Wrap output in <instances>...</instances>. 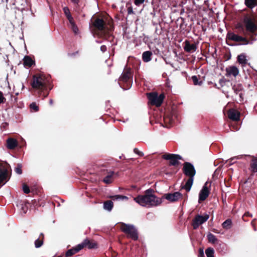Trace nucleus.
Masks as SVG:
<instances>
[{"label":"nucleus","mask_w":257,"mask_h":257,"mask_svg":"<svg viewBox=\"0 0 257 257\" xmlns=\"http://www.w3.org/2000/svg\"><path fill=\"white\" fill-rule=\"evenodd\" d=\"M90 26L99 38L106 40L113 38L110 33L114 29L113 20L111 18L106 22L103 16H93L91 19Z\"/></svg>","instance_id":"f257e3e1"},{"label":"nucleus","mask_w":257,"mask_h":257,"mask_svg":"<svg viewBox=\"0 0 257 257\" xmlns=\"http://www.w3.org/2000/svg\"><path fill=\"white\" fill-rule=\"evenodd\" d=\"M33 92L42 99L47 97L52 88L50 84V76L37 73L33 76L30 82Z\"/></svg>","instance_id":"f03ea898"},{"label":"nucleus","mask_w":257,"mask_h":257,"mask_svg":"<svg viewBox=\"0 0 257 257\" xmlns=\"http://www.w3.org/2000/svg\"><path fill=\"white\" fill-rule=\"evenodd\" d=\"M154 190L150 188L145 191L144 195H139L134 198V200L143 206H156L161 204L162 199L153 194Z\"/></svg>","instance_id":"7ed1b4c3"},{"label":"nucleus","mask_w":257,"mask_h":257,"mask_svg":"<svg viewBox=\"0 0 257 257\" xmlns=\"http://www.w3.org/2000/svg\"><path fill=\"white\" fill-rule=\"evenodd\" d=\"M243 22L245 24V33L244 35L248 37L249 40L255 41L257 34V24L256 18L253 15L244 17Z\"/></svg>","instance_id":"20e7f679"},{"label":"nucleus","mask_w":257,"mask_h":257,"mask_svg":"<svg viewBox=\"0 0 257 257\" xmlns=\"http://www.w3.org/2000/svg\"><path fill=\"white\" fill-rule=\"evenodd\" d=\"M182 171L185 175L188 177L185 185L181 186V188L185 189L186 192H188L190 191L192 186L194 177L196 174V170L194 166L189 162H185L183 164Z\"/></svg>","instance_id":"39448f33"},{"label":"nucleus","mask_w":257,"mask_h":257,"mask_svg":"<svg viewBox=\"0 0 257 257\" xmlns=\"http://www.w3.org/2000/svg\"><path fill=\"white\" fill-rule=\"evenodd\" d=\"M133 72L131 68L125 67L119 77L118 83L124 89H129L133 83Z\"/></svg>","instance_id":"423d86ee"},{"label":"nucleus","mask_w":257,"mask_h":257,"mask_svg":"<svg viewBox=\"0 0 257 257\" xmlns=\"http://www.w3.org/2000/svg\"><path fill=\"white\" fill-rule=\"evenodd\" d=\"M120 229L127 235L128 238H131L134 240L138 239V233L137 229L132 224H126L123 222L120 223Z\"/></svg>","instance_id":"0eeeda50"},{"label":"nucleus","mask_w":257,"mask_h":257,"mask_svg":"<svg viewBox=\"0 0 257 257\" xmlns=\"http://www.w3.org/2000/svg\"><path fill=\"white\" fill-rule=\"evenodd\" d=\"M147 96L151 104L155 105L157 107H159L161 105L165 98L164 93H161L158 95V93L156 92L148 93Z\"/></svg>","instance_id":"6e6552de"},{"label":"nucleus","mask_w":257,"mask_h":257,"mask_svg":"<svg viewBox=\"0 0 257 257\" xmlns=\"http://www.w3.org/2000/svg\"><path fill=\"white\" fill-rule=\"evenodd\" d=\"M163 159L169 160V165L170 166H177L180 164V160H182V157L178 154L166 153L163 155Z\"/></svg>","instance_id":"1a4fd4ad"},{"label":"nucleus","mask_w":257,"mask_h":257,"mask_svg":"<svg viewBox=\"0 0 257 257\" xmlns=\"http://www.w3.org/2000/svg\"><path fill=\"white\" fill-rule=\"evenodd\" d=\"M227 38L229 40L238 42L239 45H247L249 42V40L246 37L239 36L232 32H228L227 33Z\"/></svg>","instance_id":"9d476101"},{"label":"nucleus","mask_w":257,"mask_h":257,"mask_svg":"<svg viewBox=\"0 0 257 257\" xmlns=\"http://www.w3.org/2000/svg\"><path fill=\"white\" fill-rule=\"evenodd\" d=\"M209 215L205 214L204 215L202 216L199 214L195 215L192 221V226L194 229H197L199 225L205 222L209 218Z\"/></svg>","instance_id":"9b49d317"},{"label":"nucleus","mask_w":257,"mask_h":257,"mask_svg":"<svg viewBox=\"0 0 257 257\" xmlns=\"http://www.w3.org/2000/svg\"><path fill=\"white\" fill-rule=\"evenodd\" d=\"M102 174L106 175L103 178V182L105 184H109L112 183L114 179V176L117 175V173H114V172L107 169H101Z\"/></svg>","instance_id":"f8f14e48"},{"label":"nucleus","mask_w":257,"mask_h":257,"mask_svg":"<svg viewBox=\"0 0 257 257\" xmlns=\"http://www.w3.org/2000/svg\"><path fill=\"white\" fill-rule=\"evenodd\" d=\"M246 157L248 158L247 160L250 161L249 170L251 172V174L248 180H251L253 174L257 172V158L250 155H246Z\"/></svg>","instance_id":"ddd939ff"},{"label":"nucleus","mask_w":257,"mask_h":257,"mask_svg":"<svg viewBox=\"0 0 257 257\" xmlns=\"http://www.w3.org/2000/svg\"><path fill=\"white\" fill-rule=\"evenodd\" d=\"M10 179L8 171L5 165L0 164V184L4 185Z\"/></svg>","instance_id":"4468645a"},{"label":"nucleus","mask_w":257,"mask_h":257,"mask_svg":"<svg viewBox=\"0 0 257 257\" xmlns=\"http://www.w3.org/2000/svg\"><path fill=\"white\" fill-rule=\"evenodd\" d=\"M183 195L179 192H175L173 193L165 194L162 198H165L171 202H174L182 198Z\"/></svg>","instance_id":"2eb2a0df"},{"label":"nucleus","mask_w":257,"mask_h":257,"mask_svg":"<svg viewBox=\"0 0 257 257\" xmlns=\"http://www.w3.org/2000/svg\"><path fill=\"white\" fill-rule=\"evenodd\" d=\"M81 246V249L84 247H87L89 249L96 248L97 247V243L93 240H90L88 238L85 239L81 243L79 244Z\"/></svg>","instance_id":"dca6fc26"},{"label":"nucleus","mask_w":257,"mask_h":257,"mask_svg":"<svg viewBox=\"0 0 257 257\" xmlns=\"http://www.w3.org/2000/svg\"><path fill=\"white\" fill-rule=\"evenodd\" d=\"M184 51L187 53H193L196 51L197 45L195 43L191 44L190 41L186 40L183 44Z\"/></svg>","instance_id":"f3484780"},{"label":"nucleus","mask_w":257,"mask_h":257,"mask_svg":"<svg viewBox=\"0 0 257 257\" xmlns=\"http://www.w3.org/2000/svg\"><path fill=\"white\" fill-rule=\"evenodd\" d=\"M228 118L233 121H238L240 119V112L234 108L229 109L227 111Z\"/></svg>","instance_id":"a211bd4d"},{"label":"nucleus","mask_w":257,"mask_h":257,"mask_svg":"<svg viewBox=\"0 0 257 257\" xmlns=\"http://www.w3.org/2000/svg\"><path fill=\"white\" fill-rule=\"evenodd\" d=\"M207 182H206L202 189L200 191L199 194V202L203 201L206 199V198L208 197L210 191L206 185Z\"/></svg>","instance_id":"6ab92c4d"},{"label":"nucleus","mask_w":257,"mask_h":257,"mask_svg":"<svg viewBox=\"0 0 257 257\" xmlns=\"http://www.w3.org/2000/svg\"><path fill=\"white\" fill-rule=\"evenodd\" d=\"M226 76H233L236 77L239 74L238 69L235 66H230L226 68Z\"/></svg>","instance_id":"aec40b11"},{"label":"nucleus","mask_w":257,"mask_h":257,"mask_svg":"<svg viewBox=\"0 0 257 257\" xmlns=\"http://www.w3.org/2000/svg\"><path fill=\"white\" fill-rule=\"evenodd\" d=\"M18 145L17 140L14 138H10L7 140V147L9 149L13 150Z\"/></svg>","instance_id":"412c9836"},{"label":"nucleus","mask_w":257,"mask_h":257,"mask_svg":"<svg viewBox=\"0 0 257 257\" xmlns=\"http://www.w3.org/2000/svg\"><path fill=\"white\" fill-rule=\"evenodd\" d=\"M81 249V246L78 244L76 246L68 249L65 253V257H70L78 252Z\"/></svg>","instance_id":"4be33fe9"},{"label":"nucleus","mask_w":257,"mask_h":257,"mask_svg":"<svg viewBox=\"0 0 257 257\" xmlns=\"http://www.w3.org/2000/svg\"><path fill=\"white\" fill-rule=\"evenodd\" d=\"M35 64V61L29 56H25L23 58V65L25 67L30 68Z\"/></svg>","instance_id":"5701e85b"},{"label":"nucleus","mask_w":257,"mask_h":257,"mask_svg":"<svg viewBox=\"0 0 257 257\" xmlns=\"http://www.w3.org/2000/svg\"><path fill=\"white\" fill-rule=\"evenodd\" d=\"M44 234L43 233L40 234L39 238L35 241V246L36 248H39L42 246L44 243Z\"/></svg>","instance_id":"b1692460"},{"label":"nucleus","mask_w":257,"mask_h":257,"mask_svg":"<svg viewBox=\"0 0 257 257\" xmlns=\"http://www.w3.org/2000/svg\"><path fill=\"white\" fill-rule=\"evenodd\" d=\"M152 53L151 51H145L143 53L142 58L143 60L145 62H148L151 60V56Z\"/></svg>","instance_id":"393cba45"},{"label":"nucleus","mask_w":257,"mask_h":257,"mask_svg":"<svg viewBox=\"0 0 257 257\" xmlns=\"http://www.w3.org/2000/svg\"><path fill=\"white\" fill-rule=\"evenodd\" d=\"M232 89L236 94H238L240 98L242 97V93L241 92L242 87L240 84L234 85L232 87Z\"/></svg>","instance_id":"a878e982"},{"label":"nucleus","mask_w":257,"mask_h":257,"mask_svg":"<svg viewBox=\"0 0 257 257\" xmlns=\"http://www.w3.org/2000/svg\"><path fill=\"white\" fill-rule=\"evenodd\" d=\"M244 3L248 8L252 9L257 6V0H245Z\"/></svg>","instance_id":"bb28decb"},{"label":"nucleus","mask_w":257,"mask_h":257,"mask_svg":"<svg viewBox=\"0 0 257 257\" xmlns=\"http://www.w3.org/2000/svg\"><path fill=\"white\" fill-rule=\"evenodd\" d=\"M113 207V203L111 200H107L103 203V207L105 210L111 211Z\"/></svg>","instance_id":"cd10ccee"},{"label":"nucleus","mask_w":257,"mask_h":257,"mask_svg":"<svg viewBox=\"0 0 257 257\" xmlns=\"http://www.w3.org/2000/svg\"><path fill=\"white\" fill-rule=\"evenodd\" d=\"M237 61L239 64H245L246 63L245 56L243 54L238 55L237 56Z\"/></svg>","instance_id":"c85d7f7f"},{"label":"nucleus","mask_w":257,"mask_h":257,"mask_svg":"<svg viewBox=\"0 0 257 257\" xmlns=\"http://www.w3.org/2000/svg\"><path fill=\"white\" fill-rule=\"evenodd\" d=\"M207 238L208 241L212 243H215L217 241V239L216 238V236L211 233H209L207 235Z\"/></svg>","instance_id":"c756f323"},{"label":"nucleus","mask_w":257,"mask_h":257,"mask_svg":"<svg viewBox=\"0 0 257 257\" xmlns=\"http://www.w3.org/2000/svg\"><path fill=\"white\" fill-rule=\"evenodd\" d=\"M110 198L113 200H118V199H128V197L126 196L122 195H116L113 196H110Z\"/></svg>","instance_id":"7c9ffc66"},{"label":"nucleus","mask_w":257,"mask_h":257,"mask_svg":"<svg viewBox=\"0 0 257 257\" xmlns=\"http://www.w3.org/2000/svg\"><path fill=\"white\" fill-rule=\"evenodd\" d=\"M222 227L224 229H229L231 226V220L229 219L226 220L222 224Z\"/></svg>","instance_id":"2f4dec72"},{"label":"nucleus","mask_w":257,"mask_h":257,"mask_svg":"<svg viewBox=\"0 0 257 257\" xmlns=\"http://www.w3.org/2000/svg\"><path fill=\"white\" fill-rule=\"evenodd\" d=\"M214 250L211 247L207 248L205 250L207 257H214Z\"/></svg>","instance_id":"473e14b6"},{"label":"nucleus","mask_w":257,"mask_h":257,"mask_svg":"<svg viewBox=\"0 0 257 257\" xmlns=\"http://www.w3.org/2000/svg\"><path fill=\"white\" fill-rule=\"evenodd\" d=\"M191 79L192 80L193 84L195 85H201L203 83V82L202 81L198 80L197 76L195 75L192 76Z\"/></svg>","instance_id":"72a5a7b5"},{"label":"nucleus","mask_w":257,"mask_h":257,"mask_svg":"<svg viewBox=\"0 0 257 257\" xmlns=\"http://www.w3.org/2000/svg\"><path fill=\"white\" fill-rule=\"evenodd\" d=\"M30 108L32 111H33L34 112H37L39 110L38 105L35 102L32 103L30 105Z\"/></svg>","instance_id":"f704fd0d"},{"label":"nucleus","mask_w":257,"mask_h":257,"mask_svg":"<svg viewBox=\"0 0 257 257\" xmlns=\"http://www.w3.org/2000/svg\"><path fill=\"white\" fill-rule=\"evenodd\" d=\"M22 165L21 164H18L15 168V171L18 174L20 175L22 173Z\"/></svg>","instance_id":"c9c22d12"},{"label":"nucleus","mask_w":257,"mask_h":257,"mask_svg":"<svg viewBox=\"0 0 257 257\" xmlns=\"http://www.w3.org/2000/svg\"><path fill=\"white\" fill-rule=\"evenodd\" d=\"M70 26H71V29H72L73 32L75 34H77L78 33V28L77 25H76V24L75 23V22L71 24Z\"/></svg>","instance_id":"e433bc0d"},{"label":"nucleus","mask_w":257,"mask_h":257,"mask_svg":"<svg viewBox=\"0 0 257 257\" xmlns=\"http://www.w3.org/2000/svg\"><path fill=\"white\" fill-rule=\"evenodd\" d=\"M226 82H229V80H227L224 78L220 79L219 81V83L221 87L224 86Z\"/></svg>","instance_id":"4c0bfd02"},{"label":"nucleus","mask_w":257,"mask_h":257,"mask_svg":"<svg viewBox=\"0 0 257 257\" xmlns=\"http://www.w3.org/2000/svg\"><path fill=\"white\" fill-rule=\"evenodd\" d=\"M252 217V215L251 213H249V212H246L244 215L242 216V219L244 221H247V220L246 219V217Z\"/></svg>","instance_id":"58836bf2"},{"label":"nucleus","mask_w":257,"mask_h":257,"mask_svg":"<svg viewBox=\"0 0 257 257\" xmlns=\"http://www.w3.org/2000/svg\"><path fill=\"white\" fill-rule=\"evenodd\" d=\"M23 190L24 192L26 194H28L30 192L29 187L28 185H27L26 184L23 185Z\"/></svg>","instance_id":"ea45409f"},{"label":"nucleus","mask_w":257,"mask_h":257,"mask_svg":"<svg viewBox=\"0 0 257 257\" xmlns=\"http://www.w3.org/2000/svg\"><path fill=\"white\" fill-rule=\"evenodd\" d=\"M6 100L3 92L0 91V104L4 103L6 102Z\"/></svg>","instance_id":"a19ab883"},{"label":"nucleus","mask_w":257,"mask_h":257,"mask_svg":"<svg viewBox=\"0 0 257 257\" xmlns=\"http://www.w3.org/2000/svg\"><path fill=\"white\" fill-rule=\"evenodd\" d=\"M64 13L65 14V16H67L68 15L71 14L70 12V10L67 7H65L63 9Z\"/></svg>","instance_id":"79ce46f5"},{"label":"nucleus","mask_w":257,"mask_h":257,"mask_svg":"<svg viewBox=\"0 0 257 257\" xmlns=\"http://www.w3.org/2000/svg\"><path fill=\"white\" fill-rule=\"evenodd\" d=\"M134 152L141 157L144 156V153L140 151L138 149L136 148L134 149Z\"/></svg>","instance_id":"37998d69"},{"label":"nucleus","mask_w":257,"mask_h":257,"mask_svg":"<svg viewBox=\"0 0 257 257\" xmlns=\"http://www.w3.org/2000/svg\"><path fill=\"white\" fill-rule=\"evenodd\" d=\"M66 17L67 19H68V20L69 21L70 24L75 22L71 14H70Z\"/></svg>","instance_id":"c03bdc74"},{"label":"nucleus","mask_w":257,"mask_h":257,"mask_svg":"<svg viewBox=\"0 0 257 257\" xmlns=\"http://www.w3.org/2000/svg\"><path fill=\"white\" fill-rule=\"evenodd\" d=\"M66 17L67 19H68V20L69 21L70 24L75 22L71 14H70Z\"/></svg>","instance_id":"a18cd8bd"},{"label":"nucleus","mask_w":257,"mask_h":257,"mask_svg":"<svg viewBox=\"0 0 257 257\" xmlns=\"http://www.w3.org/2000/svg\"><path fill=\"white\" fill-rule=\"evenodd\" d=\"M256 219H253L251 222V225L252 226L254 231H256Z\"/></svg>","instance_id":"49530a36"},{"label":"nucleus","mask_w":257,"mask_h":257,"mask_svg":"<svg viewBox=\"0 0 257 257\" xmlns=\"http://www.w3.org/2000/svg\"><path fill=\"white\" fill-rule=\"evenodd\" d=\"M145 0H134V3L137 6H139L143 4Z\"/></svg>","instance_id":"de8ad7c7"},{"label":"nucleus","mask_w":257,"mask_h":257,"mask_svg":"<svg viewBox=\"0 0 257 257\" xmlns=\"http://www.w3.org/2000/svg\"><path fill=\"white\" fill-rule=\"evenodd\" d=\"M198 252V257H204L203 248H200Z\"/></svg>","instance_id":"09e8293b"},{"label":"nucleus","mask_w":257,"mask_h":257,"mask_svg":"<svg viewBox=\"0 0 257 257\" xmlns=\"http://www.w3.org/2000/svg\"><path fill=\"white\" fill-rule=\"evenodd\" d=\"M11 98L12 101H14V102H17V97L16 96H14L13 94H11Z\"/></svg>","instance_id":"8fccbe9b"},{"label":"nucleus","mask_w":257,"mask_h":257,"mask_svg":"<svg viewBox=\"0 0 257 257\" xmlns=\"http://www.w3.org/2000/svg\"><path fill=\"white\" fill-rule=\"evenodd\" d=\"M100 50L103 52H105L107 50V48L105 45H102L100 47Z\"/></svg>","instance_id":"3c124183"},{"label":"nucleus","mask_w":257,"mask_h":257,"mask_svg":"<svg viewBox=\"0 0 257 257\" xmlns=\"http://www.w3.org/2000/svg\"><path fill=\"white\" fill-rule=\"evenodd\" d=\"M127 12H128V14H132L134 13L133 8L131 7H128L127 8Z\"/></svg>","instance_id":"603ef678"},{"label":"nucleus","mask_w":257,"mask_h":257,"mask_svg":"<svg viewBox=\"0 0 257 257\" xmlns=\"http://www.w3.org/2000/svg\"><path fill=\"white\" fill-rule=\"evenodd\" d=\"M22 209L24 211V213H26L28 210V207L27 206L26 204H25L24 206L22 207Z\"/></svg>","instance_id":"864d4df0"},{"label":"nucleus","mask_w":257,"mask_h":257,"mask_svg":"<svg viewBox=\"0 0 257 257\" xmlns=\"http://www.w3.org/2000/svg\"><path fill=\"white\" fill-rule=\"evenodd\" d=\"M71 1L74 4H77V5H78L79 2V0H71Z\"/></svg>","instance_id":"5fc2aeb1"},{"label":"nucleus","mask_w":257,"mask_h":257,"mask_svg":"<svg viewBox=\"0 0 257 257\" xmlns=\"http://www.w3.org/2000/svg\"><path fill=\"white\" fill-rule=\"evenodd\" d=\"M234 130L237 131L239 129V127L237 125H234L231 126Z\"/></svg>","instance_id":"6e6d98bb"},{"label":"nucleus","mask_w":257,"mask_h":257,"mask_svg":"<svg viewBox=\"0 0 257 257\" xmlns=\"http://www.w3.org/2000/svg\"><path fill=\"white\" fill-rule=\"evenodd\" d=\"M49 104L52 105L53 104V100L52 99H50L49 101Z\"/></svg>","instance_id":"4d7b16f0"},{"label":"nucleus","mask_w":257,"mask_h":257,"mask_svg":"<svg viewBox=\"0 0 257 257\" xmlns=\"http://www.w3.org/2000/svg\"><path fill=\"white\" fill-rule=\"evenodd\" d=\"M237 28L238 29H241L242 30L243 29L242 26L240 24L238 25V26L237 27Z\"/></svg>","instance_id":"13d9d810"},{"label":"nucleus","mask_w":257,"mask_h":257,"mask_svg":"<svg viewBox=\"0 0 257 257\" xmlns=\"http://www.w3.org/2000/svg\"><path fill=\"white\" fill-rule=\"evenodd\" d=\"M32 201H33V202H34V205H35V202H36V201L35 200H33Z\"/></svg>","instance_id":"bf43d9fd"},{"label":"nucleus","mask_w":257,"mask_h":257,"mask_svg":"<svg viewBox=\"0 0 257 257\" xmlns=\"http://www.w3.org/2000/svg\"><path fill=\"white\" fill-rule=\"evenodd\" d=\"M57 257H62V255H59V256H58Z\"/></svg>","instance_id":"052dcab7"},{"label":"nucleus","mask_w":257,"mask_h":257,"mask_svg":"<svg viewBox=\"0 0 257 257\" xmlns=\"http://www.w3.org/2000/svg\"><path fill=\"white\" fill-rule=\"evenodd\" d=\"M6 2H7V3H8V0H6Z\"/></svg>","instance_id":"680f3d73"}]
</instances>
